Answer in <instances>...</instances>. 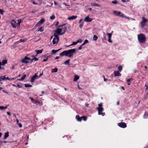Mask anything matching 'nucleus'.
Segmentation results:
<instances>
[{"label":"nucleus","instance_id":"nucleus-1","mask_svg":"<svg viewBox=\"0 0 148 148\" xmlns=\"http://www.w3.org/2000/svg\"><path fill=\"white\" fill-rule=\"evenodd\" d=\"M66 29V27L64 25L59 26L55 31V33L58 35L64 34Z\"/></svg>","mask_w":148,"mask_h":148},{"label":"nucleus","instance_id":"nucleus-2","mask_svg":"<svg viewBox=\"0 0 148 148\" xmlns=\"http://www.w3.org/2000/svg\"><path fill=\"white\" fill-rule=\"evenodd\" d=\"M103 106L102 103H100L98 104V107L97 108V109L98 111V114L99 115H101L102 116H104L105 114V112H102L104 110V108Z\"/></svg>","mask_w":148,"mask_h":148},{"label":"nucleus","instance_id":"nucleus-3","mask_svg":"<svg viewBox=\"0 0 148 148\" xmlns=\"http://www.w3.org/2000/svg\"><path fill=\"white\" fill-rule=\"evenodd\" d=\"M138 38L140 43H143L146 41V38L145 35L142 34L138 35Z\"/></svg>","mask_w":148,"mask_h":148},{"label":"nucleus","instance_id":"nucleus-4","mask_svg":"<svg viewBox=\"0 0 148 148\" xmlns=\"http://www.w3.org/2000/svg\"><path fill=\"white\" fill-rule=\"evenodd\" d=\"M66 51V56L70 58L73 56V54L76 51V50L75 49H73Z\"/></svg>","mask_w":148,"mask_h":148},{"label":"nucleus","instance_id":"nucleus-5","mask_svg":"<svg viewBox=\"0 0 148 148\" xmlns=\"http://www.w3.org/2000/svg\"><path fill=\"white\" fill-rule=\"evenodd\" d=\"M113 13L116 16H119L121 17L125 18L127 19H129V17L125 16L124 14L120 12L114 11Z\"/></svg>","mask_w":148,"mask_h":148},{"label":"nucleus","instance_id":"nucleus-6","mask_svg":"<svg viewBox=\"0 0 148 148\" xmlns=\"http://www.w3.org/2000/svg\"><path fill=\"white\" fill-rule=\"evenodd\" d=\"M59 40V38L58 35L56 34H54V37L52 40L53 44L54 45H57Z\"/></svg>","mask_w":148,"mask_h":148},{"label":"nucleus","instance_id":"nucleus-7","mask_svg":"<svg viewBox=\"0 0 148 148\" xmlns=\"http://www.w3.org/2000/svg\"><path fill=\"white\" fill-rule=\"evenodd\" d=\"M76 118L78 121H81L82 120H83L84 121H86L87 119V117L85 116H82L80 117L78 115L76 116Z\"/></svg>","mask_w":148,"mask_h":148},{"label":"nucleus","instance_id":"nucleus-8","mask_svg":"<svg viewBox=\"0 0 148 148\" xmlns=\"http://www.w3.org/2000/svg\"><path fill=\"white\" fill-rule=\"evenodd\" d=\"M142 19L143 20L142 21L140 22V24L141 26L142 27H143L146 25V23L148 22V20L147 19H145L144 17H142Z\"/></svg>","mask_w":148,"mask_h":148},{"label":"nucleus","instance_id":"nucleus-9","mask_svg":"<svg viewBox=\"0 0 148 148\" xmlns=\"http://www.w3.org/2000/svg\"><path fill=\"white\" fill-rule=\"evenodd\" d=\"M118 125L121 127L125 128L126 127L127 125L124 122H121L118 124Z\"/></svg>","mask_w":148,"mask_h":148},{"label":"nucleus","instance_id":"nucleus-10","mask_svg":"<svg viewBox=\"0 0 148 148\" xmlns=\"http://www.w3.org/2000/svg\"><path fill=\"white\" fill-rule=\"evenodd\" d=\"M45 21V20L44 18H42L41 19L40 21H39L37 23L36 25L35 26L37 27L40 26V25L42 24Z\"/></svg>","mask_w":148,"mask_h":148},{"label":"nucleus","instance_id":"nucleus-11","mask_svg":"<svg viewBox=\"0 0 148 148\" xmlns=\"http://www.w3.org/2000/svg\"><path fill=\"white\" fill-rule=\"evenodd\" d=\"M93 20V18H90L88 16L86 17L84 20L86 22H91Z\"/></svg>","mask_w":148,"mask_h":148},{"label":"nucleus","instance_id":"nucleus-12","mask_svg":"<svg viewBox=\"0 0 148 148\" xmlns=\"http://www.w3.org/2000/svg\"><path fill=\"white\" fill-rule=\"evenodd\" d=\"M30 60V59L29 58L27 57H25L22 60V62L25 63H28L29 62L28 61Z\"/></svg>","mask_w":148,"mask_h":148},{"label":"nucleus","instance_id":"nucleus-13","mask_svg":"<svg viewBox=\"0 0 148 148\" xmlns=\"http://www.w3.org/2000/svg\"><path fill=\"white\" fill-rule=\"evenodd\" d=\"M37 78H39V77L35 73L31 78V82H34V80Z\"/></svg>","mask_w":148,"mask_h":148},{"label":"nucleus","instance_id":"nucleus-14","mask_svg":"<svg viewBox=\"0 0 148 148\" xmlns=\"http://www.w3.org/2000/svg\"><path fill=\"white\" fill-rule=\"evenodd\" d=\"M11 24L13 27L16 28L17 27V20H12L11 22Z\"/></svg>","mask_w":148,"mask_h":148},{"label":"nucleus","instance_id":"nucleus-15","mask_svg":"<svg viewBox=\"0 0 148 148\" xmlns=\"http://www.w3.org/2000/svg\"><path fill=\"white\" fill-rule=\"evenodd\" d=\"M29 99H31L32 102L34 104H36L38 105L39 103V102H38L37 101L35 100L33 98L30 97Z\"/></svg>","mask_w":148,"mask_h":148},{"label":"nucleus","instance_id":"nucleus-16","mask_svg":"<svg viewBox=\"0 0 148 148\" xmlns=\"http://www.w3.org/2000/svg\"><path fill=\"white\" fill-rule=\"evenodd\" d=\"M77 17L76 16H72L67 18V19L69 20H71L75 19Z\"/></svg>","mask_w":148,"mask_h":148},{"label":"nucleus","instance_id":"nucleus-17","mask_svg":"<svg viewBox=\"0 0 148 148\" xmlns=\"http://www.w3.org/2000/svg\"><path fill=\"white\" fill-rule=\"evenodd\" d=\"M79 75H75L74 76V78L73 79V81L74 82H76L79 79Z\"/></svg>","mask_w":148,"mask_h":148},{"label":"nucleus","instance_id":"nucleus-18","mask_svg":"<svg viewBox=\"0 0 148 148\" xmlns=\"http://www.w3.org/2000/svg\"><path fill=\"white\" fill-rule=\"evenodd\" d=\"M66 51L65 50L60 53L59 55L60 56H66Z\"/></svg>","mask_w":148,"mask_h":148},{"label":"nucleus","instance_id":"nucleus-19","mask_svg":"<svg viewBox=\"0 0 148 148\" xmlns=\"http://www.w3.org/2000/svg\"><path fill=\"white\" fill-rule=\"evenodd\" d=\"M66 51L65 50L60 53L59 55L60 56H66Z\"/></svg>","mask_w":148,"mask_h":148},{"label":"nucleus","instance_id":"nucleus-20","mask_svg":"<svg viewBox=\"0 0 148 148\" xmlns=\"http://www.w3.org/2000/svg\"><path fill=\"white\" fill-rule=\"evenodd\" d=\"M114 73L115 77L120 76L121 75V74L118 71H115Z\"/></svg>","mask_w":148,"mask_h":148},{"label":"nucleus","instance_id":"nucleus-21","mask_svg":"<svg viewBox=\"0 0 148 148\" xmlns=\"http://www.w3.org/2000/svg\"><path fill=\"white\" fill-rule=\"evenodd\" d=\"M43 49L41 50H36L35 52H36V56H37L38 55L39 53H41L42 52Z\"/></svg>","mask_w":148,"mask_h":148},{"label":"nucleus","instance_id":"nucleus-22","mask_svg":"<svg viewBox=\"0 0 148 148\" xmlns=\"http://www.w3.org/2000/svg\"><path fill=\"white\" fill-rule=\"evenodd\" d=\"M21 19H18L17 20V26H19L21 22Z\"/></svg>","mask_w":148,"mask_h":148},{"label":"nucleus","instance_id":"nucleus-23","mask_svg":"<svg viewBox=\"0 0 148 148\" xmlns=\"http://www.w3.org/2000/svg\"><path fill=\"white\" fill-rule=\"evenodd\" d=\"M7 62V60H4L2 61V65L3 66Z\"/></svg>","mask_w":148,"mask_h":148},{"label":"nucleus","instance_id":"nucleus-24","mask_svg":"<svg viewBox=\"0 0 148 148\" xmlns=\"http://www.w3.org/2000/svg\"><path fill=\"white\" fill-rule=\"evenodd\" d=\"M77 41L76 42H72V44H71V45H68L67 46H66V47H69L70 46H72V45H76L77 44Z\"/></svg>","mask_w":148,"mask_h":148},{"label":"nucleus","instance_id":"nucleus-25","mask_svg":"<svg viewBox=\"0 0 148 148\" xmlns=\"http://www.w3.org/2000/svg\"><path fill=\"white\" fill-rule=\"evenodd\" d=\"M6 77L5 76H1L0 77V82L2 80H5Z\"/></svg>","mask_w":148,"mask_h":148},{"label":"nucleus","instance_id":"nucleus-26","mask_svg":"<svg viewBox=\"0 0 148 148\" xmlns=\"http://www.w3.org/2000/svg\"><path fill=\"white\" fill-rule=\"evenodd\" d=\"M8 136H9L8 132H7L5 133V134L4 138V139H6Z\"/></svg>","mask_w":148,"mask_h":148},{"label":"nucleus","instance_id":"nucleus-27","mask_svg":"<svg viewBox=\"0 0 148 148\" xmlns=\"http://www.w3.org/2000/svg\"><path fill=\"white\" fill-rule=\"evenodd\" d=\"M59 50H60V49L57 50H52L51 51V53L52 54H55L58 51H59Z\"/></svg>","mask_w":148,"mask_h":148},{"label":"nucleus","instance_id":"nucleus-28","mask_svg":"<svg viewBox=\"0 0 148 148\" xmlns=\"http://www.w3.org/2000/svg\"><path fill=\"white\" fill-rule=\"evenodd\" d=\"M98 38L96 35H94L93 37V39L94 40L96 41L97 39Z\"/></svg>","mask_w":148,"mask_h":148},{"label":"nucleus","instance_id":"nucleus-29","mask_svg":"<svg viewBox=\"0 0 148 148\" xmlns=\"http://www.w3.org/2000/svg\"><path fill=\"white\" fill-rule=\"evenodd\" d=\"M7 106H6L5 107L3 106H0V109L3 110H5L7 108Z\"/></svg>","mask_w":148,"mask_h":148},{"label":"nucleus","instance_id":"nucleus-30","mask_svg":"<svg viewBox=\"0 0 148 148\" xmlns=\"http://www.w3.org/2000/svg\"><path fill=\"white\" fill-rule=\"evenodd\" d=\"M132 80V78H131L130 79H128L127 80V82H128V85H130V82Z\"/></svg>","mask_w":148,"mask_h":148},{"label":"nucleus","instance_id":"nucleus-31","mask_svg":"<svg viewBox=\"0 0 148 148\" xmlns=\"http://www.w3.org/2000/svg\"><path fill=\"white\" fill-rule=\"evenodd\" d=\"M58 71L57 69L56 68L53 69L52 71V72L56 73Z\"/></svg>","mask_w":148,"mask_h":148},{"label":"nucleus","instance_id":"nucleus-32","mask_svg":"<svg viewBox=\"0 0 148 148\" xmlns=\"http://www.w3.org/2000/svg\"><path fill=\"white\" fill-rule=\"evenodd\" d=\"M70 61V59H69V60H66L64 62V64H69V62Z\"/></svg>","mask_w":148,"mask_h":148},{"label":"nucleus","instance_id":"nucleus-33","mask_svg":"<svg viewBox=\"0 0 148 148\" xmlns=\"http://www.w3.org/2000/svg\"><path fill=\"white\" fill-rule=\"evenodd\" d=\"M25 87H30L32 86L31 85L28 84H25Z\"/></svg>","mask_w":148,"mask_h":148},{"label":"nucleus","instance_id":"nucleus-34","mask_svg":"<svg viewBox=\"0 0 148 148\" xmlns=\"http://www.w3.org/2000/svg\"><path fill=\"white\" fill-rule=\"evenodd\" d=\"M91 5L92 6H97V7H100V6L96 4V3H93V4H91Z\"/></svg>","mask_w":148,"mask_h":148},{"label":"nucleus","instance_id":"nucleus-35","mask_svg":"<svg viewBox=\"0 0 148 148\" xmlns=\"http://www.w3.org/2000/svg\"><path fill=\"white\" fill-rule=\"evenodd\" d=\"M144 118L145 119L148 118V113H145L144 115Z\"/></svg>","mask_w":148,"mask_h":148},{"label":"nucleus","instance_id":"nucleus-36","mask_svg":"<svg viewBox=\"0 0 148 148\" xmlns=\"http://www.w3.org/2000/svg\"><path fill=\"white\" fill-rule=\"evenodd\" d=\"M107 34L108 36V38H111L112 36V33H107Z\"/></svg>","mask_w":148,"mask_h":148},{"label":"nucleus","instance_id":"nucleus-37","mask_svg":"<svg viewBox=\"0 0 148 148\" xmlns=\"http://www.w3.org/2000/svg\"><path fill=\"white\" fill-rule=\"evenodd\" d=\"M119 71H121L122 69V67L121 66H119L118 68Z\"/></svg>","mask_w":148,"mask_h":148},{"label":"nucleus","instance_id":"nucleus-38","mask_svg":"<svg viewBox=\"0 0 148 148\" xmlns=\"http://www.w3.org/2000/svg\"><path fill=\"white\" fill-rule=\"evenodd\" d=\"M17 86L19 88H22V85L21 84H17Z\"/></svg>","mask_w":148,"mask_h":148},{"label":"nucleus","instance_id":"nucleus-39","mask_svg":"<svg viewBox=\"0 0 148 148\" xmlns=\"http://www.w3.org/2000/svg\"><path fill=\"white\" fill-rule=\"evenodd\" d=\"M55 18V16L54 14L53 15L50 17V19L52 20L54 19Z\"/></svg>","mask_w":148,"mask_h":148},{"label":"nucleus","instance_id":"nucleus-40","mask_svg":"<svg viewBox=\"0 0 148 148\" xmlns=\"http://www.w3.org/2000/svg\"><path fill=\"white\" fill-rule=\"evenodd\" d=\"M43 31V27H40L38 30V31L40 32H42Z\"/></svg>","mask_w":148,"mask_h":148},{"label":"nucleus","instance_id":"nucleus-41","mask_svg":"<svg viewBox=\"0 0 148 148\" xmlns=\"http://www.w3.org/2000/svg\"><path fill=\"white\" fill-rule=\"evenodd\" d=\"M26 76V74L24 75L23 77H22L21 79V80H23Z\"/></svg>","mask_w":148,"mask_h":148},{"label":"nucleus","instance_id":"nucleus-42","mask_svg":"<svg viewBox=\"0 0 148 148\" xmlns=\"http://www.w3.org/2000/svg\"><path fill=\"white\" fill-rule=\"evenodd\" d=\"M27 40V39H21L20 40V41L21 42H24L26 41Z\"/></svg>","mask_w":148,"mask_h":148},{"label":"nucleus","instance_id":"nucleus-43","mask_svg":"<svg viewBox=\"0 0 148 148\" xmlns=\"http://www.w3.org/2000/svg\"><path fill=\"white\" fill-rule=\"evenodd\" d=\"M82 40L81 39H79L77 40V43H80V42H82Z\"/></svg>","mask_w":148,"mask_h":148},{"label":"nucleus","instance_id":"nucleus-44","mask_svg":"<svg viewBox=\"0 0 148 148\" xmlns=\"http://www.w3.org/2000/svg\"><path fill=\"white\" fill-rule=\"evenodd\" d=\"M112 3L114 4H118V2L116 1H112Z\"/></svg>","mask_w":148,"mask_h":148},{"label":"nucleus","instance_id":"nucleus-45","mask_svg":"<svg viewBox=\"0 0 148 148\" xmlns=\"http://www.w3.org/2000/svg\"><path fill=\"white\" fill-rule=\"evenodd\" d=\"M33 60H34L35 61H37L38 60V59L34 57V58H33Z\"/></svg>","mask_w":148,"mask_h":148},{"label":"nucleus","instance_id":"nucleus-46","mask_svg":"<svg viewBox=\"0 0 148 148\" xmlns=\"http://www.w3.org/2000/svg\"><path fill=\"white\" fill-rule=\"evenodd\" d=\"M3 11L1 9H0V13L1 14H3Z\"/></svg>","mask_w":148,"mask_h":148},{"label":"nucleus","instance_id":"nucleus-47","mask_svg":"<svg viewBox=\"0 0 148 148\" xmlns=\"http://www.w3.org/2000/svg\"><path fill=\"white\" fill-rule=\"evenodd\" d=\"M84 42L86 44L88 43V41L87 40H85Z\"/></svg>","mask_w":148,"mask_h":148},{"label":"nucleus","instance_id":"nucleus-48","mask_svg":"<svg viewBox=\"0 0 148 148\" xmlns=\"http://www.w3.org/2000/svg\"><path fill=\"white\" fill-rule=\"evenodd\" d=\"M108 41L109 42L112 43V41L111 40V38H109L108 40Z\"/></svg>","mask_w":148,"mask_h":148},{"label":"nucleus","instance_id":"nucleus-49","mask_svg":"<svg viewBox=\"0 0 148 148\" xmlns=\"http://www.w3.org/2000/svg\"><path fill=\"white\" fill-rule=\"evenodd\" d=\"M83 23H81L80 24L79 27H80V28H81L83 26Z\"/></svg>","mask_w":148,"mask_h":148},{"label":"nucleus","instance_id":"nucleus-50","mask_svg":"<svg viewBox=\"0 0 148 148\" xmlns=\"http://www.w3.org/2000/svg\"><path fill=\"white\" fill-rule=\"evenodd\" d=\"M82 45L80 46L78 48V49L79 50H81L82 48Z\"/></svg>","mask_w":148,"mask_h":148},{"label":"nucleus","instance_id":"nucleus-51","mask_svg":"<svg viewBox=\"0 0 148 148\" xmlns=\"http://www.w3.org/2000/svg\"><path fill=\"white\" fill-rule=\"evenodd\" d=\"M103 77L104 79V81L105 82L107 80V79L105 78L104 76H103Z\"/></svg>","mask_w":148,"mask_h":148},{"label":"nucleus","instance_id":"nucleus-52","mask_svg":"<svg viewBox=\"0 0 148 148\" xmlns=\"http://www.w3.org/2000/svg\"><path fill=\"white\" fill-rule=\"evenodd\" d=\"M18 125H19V127H22V125L21 123H18Z\"/></svg>","mask_w":148,"mask_h":148},{"label":"nucleus","instance_id":"nucleus-53","mask_svg":"<svg viewBox=\"0 0 148 148\" xmlns=\"http://www.w3.org/2000/svg\"><path fill=\"white\" fill-rule=\"evenodd\" d=\"M43 72H42V73H40V75L39 76H38V77H39V78L41 76H42L43 75Z\"/></svg>","mask_w":148,"mask_h":148},{"label":"nucleus","instance_id":"nucleus-54","mask_svg":"<svg viewBox=\"0 0 148 148\" xmlns=\"http://www.w3.org/2000/svg\"><path fill=\"white\" fill-rule=\"evenodd\" d=\"M2 91L5 93H8V92L6 90H3Z\"/></svg>","mask_w":148,"mask_h":148},{"label":"nucleus","instance_id":"nucleus-55","mask_svg":"<svg viewBox=\"0 0 148 148\" xmlns=\"http://www.w3.org/2000/svg\"><path fill=\"white\" fill-rule=\"evenodd\" d=\"M145 86L146 87L145 89V90H148V86H147V85H145Z\"/></svg>","mask_w":148,"mask_h":148},{"label":"nucleus","instance_id":"nucleus-56","mask_svg":"<svg viewBox=\"0 0 148 148\" xmlns=\"http://www.w3.org/2000/svg\"><path fill=\"white\" fill-rule=\"evenodd\" d=\"M47 59H47V58H46V59H45L43 60L42 61L43 62H46V61L47 60Z\"/></svg>","mask_w":148,"mask_h":148},{"label":"nucleus","instance_id":"nucleus-57","mask_svg":"<svg viewBox=\"0 0 148 148\" xmlns=\"http://www.w3.org/2000/svg\"><path fill=\"white\" fill-rule=\"evenodd\" d=\"M16 79V78H14V77L12 78H10V80H14V79Z\"/></svg>","mask_w":148,"mask_h":148},{"label":"nucleus","instance_id":"nucleus-58","mask_svg":"<svg viewBox=\"0 0 148 148\" xmlns=\"http://www.w3.org/2000/svg\"><path fill=\"white\" fill-rule=\"evenodd\" d=\"M103 36H104V39L105 40H106V38L105 37V33L104 32L103 33Z\"/></svg>","mask_w":148,"mask_h":148},{"label":"nucleus","instance_id":"nucleus-59","mask_svg":"<svg viewBox=\"0 0 148 148\" xmlns=\"http://www.w3.org/2000/svg\"><path fill=\"white\" fill-rule=\"evenodd\" d=\"M7 113L8 115H10V116L11 115V114H10V112H7Z\"/></svg>","mask_w":148,"mask_h":148},{"label":"nucleus","instance_id":"nucleus-60","mask_svg":"<svg viewBox=\"0 0 148 148\" xmlns=\"http://www.w3.org/2000/svg\"><path fill=\"white\" fill-rule=\"evenodd\" d=\"M129 20H130V19H131V20H132V21H134V20H135V19H134V18H130L129 17ZM128 19L129 20V19Z\"/></svg>","mask_w":148,"mask_h":148},{"label":"nucleus","instance_id":"nucleus-61","mask_svg":"<svg viewBox=\"0 0 148 148\" xmlns=\"http://www.w3.org/2000/svg\"><path fill=\"white\" fill-rule=\"evenodd\" d=\"M10 78H9L8 77H6L5 79H7L10 80Z\"/></svg>","mask_w":148,"mask_h":148},{"label":"nucleus","instance_id":"nucleus-62","mask_svg":"<svg viewBox=\"0 0 148 148\" xmlns=\"http://www.w3.org/2000/svg\"><path fill=\"white\" fill-rule=\"evenodd\" d=\"M16 123L18 124V123H18L19 122L18 120V119H16Z\"/></svg>","mask_w":148,"mask_h":148},{"label":"nucleus","instance_id":"nucleus-63","mask_svg":"<svg viewBox=\"0 0 148 148\" xmlns=\"http://www.w3.org/2000/svg\"><path fill=\"white\" fill-rule=\"evenodd\" d=\"M63 4L64 5H65V6H69V5H67L66 4V3H63Z\"/></svg>","mask_w":148,"mask_h":148},{"label":"nucleus","instance_id":"nucleus-64","mask_svg":"<svg viewBox=\"0 0 148 148\" xmlns=\"http://www.w3.org/2000/svg\"><path fill=\"white\" fill-rule=\"evenodd\" d=\"M59 24V22H56V25L57 26Z\"/></svg>","mask_w":148,"mask_h":148}]
</instances>
